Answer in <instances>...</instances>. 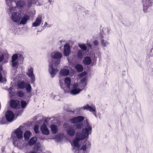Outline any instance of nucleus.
I'll list each match as a JSON object with an SVG mask.
<instances>
[{
	"label": "nucleus",
	"mask_w": 153,
	"mask_h": 153,
	"mask_svg": "<svg viewBox=\"0 0 153 153\" xmlns=\"http://www.w3.org/2000/svg\"><path fill=\"white\" fill-rule=\"evenodd\" d=\"M29 19L30 17L29 16L27 15H25L20 22V24L23 25L25 24Z\"/></svg>",
	"instance_id": "19"
},
{
	"label": "nucleus",
	"mask_w": 153,
	"mask_h": 153,
	"mask_svg": "<svg viewBox=\"0 0 153 153\" xmlns=\"http://www.w3.org/2000/svg\"><path fill=\"white\" fill-rule=\"evenodd\" d=\"M41 130L42 132L46 135H48L49 134V132L47 127L45 124H43L41 127Z\"/></svg>",
	"instance_id": "18"
},
{
	"label": "nucleus",
	"mask_w": 153,
	"mask_h": 153,
	"mask_svg": "<svg viewBox=\"0 0 153 153\" xmlns=\"http://www.w3.org/2000/svg\"><path fill=\"white\" fill-rule=\"evenodd\" d=\"M65 82L66 84V87H64L62 84V80H59V84L61 88L64 90L65 92L68 91L70 90V86L71 82V80L69 77L66 78L64 81Z\"/></svg>",
	"instance_id": "8"
},
{
	"label": "nucleus",
	"mask_w": 153,
	"mask_h": 153,
	"mask_svg": "<svg viewBox=\"0 0 153 153\" xmlns=\"http://www.w3.org/2000/svg\"><path fill=\"white\" fill-rule=\"evenodd\" d=\"M2 71V68L0 66V82L1 83L5 82L6 81V79L5 78H3L1 74V72Z\"/></svg>",
	"instance_id": "28"
},
{
	"label": "nucleus",
	"mask_w": 153,
	"mask_h": 153,
	"mask_svg": "<svg viewBox=\"0 0 153 153\" xmlns=\"http://www.w3.org/2000/svg\"><path fill=\"white\" fill-rule=\"evenodd\" d=\"M39 126L38 125H36L34 126V130L35 133L37 134L39 132Z\"/></svg>",
	"instance_id": "39"
},
{
	"label": "nucleus",
	"mask_w": 153,
	"mask_h": 153,
	"mask_svg": "<svg viewBox=\"0 0 153 153\" xmlns=\"http://www.w3.org/2000/svg\"><path fill=\"white\" fill-rule=\"evenodd\" d=\"M84 117L81 116H79L69 120V121L71 123H79L84 120Z\"/></svg>",
	"instance_id": "14"
},
{
	"label": "nucleus",
	"mask_w": 153,
	"mask_h": 153,
	"mask_svg": "<svg viewBox=\"0 0 153 153\" xmlns=\"http://www.w3.org/2000/svg\"><path fill=\"white\" fill-rule=\"evenodd\" d=\"M62 56V54L59 52H54L51 54V57L53 59H58L60 58Z\"/></svg>",
	"instance_id": "17"
},
{
	"label": "nucleus",
	"mask_w": 153,
	"mask_h": 153,
	"mask_svg": "<svg viewBox=\"0 0 153 153\" xmlns=\"http://www.w3.org/2000/svg\"><path fill=\"white\" fill-rule=\"evenodd\" d=\"M74 9L76 11L79 10L81 8L80 6L77 4H76L74 5L73 6Z\"/></svg>",
	"instance_id": "37"
},
{
	"label": "nucleus",
	"mask_w": 153,
	"mask_h": 153,
	"mask_svg": "<svg viewBox=\"0 0 153 153\" xmlns=\"http://www.w3.org/2000/svg\"><path fill=\"white\" fill-rule=\"evenodd\" d=\"M84 128L82 130V133H77L76 137L71 145L73 147V151L74 153H87L88 150L90 148L91 144L89 141L86 140L79 145V142L88 136L91 132L92 128L91 125L86 119Z\"/></svg>",
	"instance_id": "1"
},
{
	"label": "nucleus",
	"mask_w": 153,
	"mask_h": 153,
	"mask_svg": "<svg viewBox=\"0 0 153 153\" xmlns=\"http://www.w3.org/2000/svg\"><path fill=\"white\" fill-rule=\"evenodd\" d=\"M17 94L20 97L22 98L24 95V92L22 91H19L17 92Z\"/></svg>",
	"instance_id": "38"
},
{
	"label": "nucleus",
	"mask_w": 153,
	"mask_h": 153,
	"mask_svg": "<svg viewBox=\"0 0 153 153\" xmlns=\"http://www.w3.org/2000/svg\"><path fill=\"white\" fill-rule=\"evenodd\" d=\"M48 24L46 22H45V24L43 26L44 28H45L46 27L47 25Z\"/></svg>",
	"instance_id": "50"
},
{
	"label": "nucleus",
	"mask_w": 153,
	"mask_h": 153,
	"mask_svg": "<svg viewBox=\"0 0 153 153\" xmlns=\"http://www.w3.org/2000/svg\"><path fill=\"white\" fill-rule=\"evenodd\" d=\"M51 118H47L45 119L44 122L47 123L48 122Z\"/></svg>",
	"instance_id": "45"
},
{
	"label": "nucleus",
	"mask_w": 153,
	"mask_h": 153,
	"mask_svg": "<svg viewBox=\"0 0 153 153\" xmlns=\"http://www.w3.org/2000/svg\"><path fill=\"white\" fill-rule=\"evenodd\" d=\"M10 105L12 108L16 109V110L15 112L16 115L19 116L21 115L23 110L21 108L20 102L18 100H11L10 102Z\"/></svg>",
	"instance_id": "5"
},
{
	"label": "nucleus",
	"mask_w": 153,
	"mask_h": 153,
	"mask_svg": "<svg viewBox=\"0 0 153 153\" xmlns=\"http://www.w3.org/2000/svg\"><path fill=\"white\" fill-rule=\"evenodd\" d=\"M40 146V144L39 143H37L36 144L34 147V151L37 152L39 150Z\"/></svg>",
	"instance_id": "35"
},
{
	"label": "nucleus",
	"mask_w": 153,
	"mask_h": 153,
	"mask_svg": "<svg viewBox=\"0 0 153 153\" xmlns=\"http://www.w3.org/2000/svg\"><path fill=\"white\" fill-rule=\"evenodd\" d=\"M53 99L56 100H60V97L57 95L55 96L54 97Z\"/></svg>",
	"instance_id": "42"
},
{
	"label": "nucleus",
	"mask_w": 153,
	"mask_h": 153,
	"mask_svg": "<svg viewBox=\"0 0 153 153\" xmlns=\"http://www.w3.org/2000/svg\"><path fill=\"white\" fill-rule=\"evenodd\" d=\"M16 6L18 7L23 8L26 6L25 1L23 0H20L17 1L16 3Z\"/></svg>",
	"instance_id": "21"
},
{
	"label": "nucleus",
	"mask_w": 153,
	"mask_h": 153,
	"mask_svg": "<svg viewBox=\"0 0 153 153\" xmlns=\"http://www.w3.org/2000/svg\"><path fill=\"white\" fill-rule=\"evenodd\" d=\"M143 10L146 13L153 4V0H142Z\"/></svg>",
	"instance_id": "6"
},
{
	"label": "nucleus",
	"mask_w": 153,
	"mask_h": 153,
	"mask_svg": "<svg viewBox=\"0 0 153 153\" xmlns=\"http://www.w3.org/2000/svg\"><path fill=\"white\" fill-rule=\"evenodd\" d=\"M62 81V84L63 85V86H64V87H65V88H66V84H65V83H63V81Z\"/></svg>",
	"instance_id": "51"
},
{
	"label": "nucleus",
	"mask_w": 153,
	"mask_h": 153,
	"mask_svg": "<svg viewBox=\"0 0 153 153\" xmlns=\"http://www.w3.org/2000/svg\"><path fill=\"white\" fill-rule=\"evenodd\" d=\"M74 126L75 128V129L76 128L79 130L81 129L83 126V124L81 123H78Z\"/></svg>",
	"instance_id": "32"
},
{
	"label": "nucleus",
	"mask_w": 153,
	"mask_h": 153,
	"mask_svg": "<svg viewBox=\"0 0 153 153\" xmlns=\"http://www.w3.org/2000/svg\"><path fill=\"white\" fill-rule=\"evenodd\" d=\"M88 46L90 47V48H91V45L89 43H87Z\"/></svg>",
	"instance_id": "52"
},
{
	"label": "nucleus",
	"mask_w": 153,
	"mask_h": 153,
	"mask_svg": "<svg viewBox=\"0 0 153 153\" xmlns=\"http://www.w3.org/2000/svg\"><path fill=\"white\" fill-rule=\"evenodd\" d=\"M84 54V52L82 50L78 51L77 53V58L79 59H81L83 58Z\"/></svg>",
	"instance_id": "25"
},
{
	"label": "nucleus",
	"mask_w": 153,
	"mask_h": 153,
	"mask_svg": "<svg viewBox=\"0 0 153 153\" xmlns=\"http://www.w3.org/2000/svg\"><path fill=\"white\" fill-rule=\"evenodd\" d=\"M28 102H27L25 101L24 100H22L21 101V108L22 109V108H24L26 107Z\"/></svg>",
	"instance_id": "33"
},
{
	"label": "nucleus",
	"mask_w": 153,
	"mask_h": 153,
	"mask_svg": "<svg viewBox=\"0 0 153 153\" xmlns=\"http://www.w3.org/2000/svg\"><path fill=\"white\" fill-rule=\"evenodd\" d=\"M79 46L80 47V48H81L84 51H86L87 48L85 45L83 44H82L81 45H79Z\"/></svg>",
	"instance_id": "40"
},
{
	"label": "nucleus",
	"mask_w": 153,
	"mask_h": 153,
	"mask_svg": "<svg viewBox=\"0 0 153 153\" xmlns=\"http://www.w3.org/2000/svg\"><path fill=\"white\" fill-rule=\"evenodd\" d=\"M69 73V71L68 69H62L60 71V75L62 76H67Z\"/></svg>",
	"instance_id": "22"
},
{
	"label": "nucleus",
	"mask_w": 153,
	"mask_h": 153,
	"mask_svg": "<svg viewBox=\"0 0 153 153\" xmlns=\"http://www.w3.org/2000/svg\"><path fill=\"white\" fill-rule=\"evenodd\" d=\"M37 140V138L36 137H32L29 142V145L30 146H33L36 142Z\"/></svg>",
	"instance_id": "27"
},
{
	"label": "nucleus",
	"mask_w": 153,
	"mask_h": 153,
	"mask_svg": "<svg viewBox=\"0 0 153 153\" xmlns=\"http://www.w3.org/2000/svg\"><path fill=\"white\" fill-rule=\"evenodd\" d=\"M7 121L5 117L0 118V124H4L6 123Z\"/></svg>",
	"instance_id": "36"
},
{
	"label": "nucleus",
	"mask_w": 153,
	"mask_h": 153,
	"mask_svg": "<svg viewBox=\"0 0 153 153\" xmlns=\"http://www.w3.org/2000/svg\"><path fill=\"white\" fill-rule=\"evenodd\" d=\"M95 46H97L99 44V42L97 40H95L93 42Z\"/></svg>",
	"instance_id": "43"
},
{
	"label": "nucleus",
	"mask_w": 153,
	"mask_h": 153,
	"mask_svg": "<svg viewBox=\"0 0 153 153\" xmlns=\"http://www.w3.org/2000/svg\"><path fill=\"white\" fill-rule=\"evenodd\" d=\"M51 130L53 134H56L58 131V127L57 126L54 124H52L51 125Z\"/></svg>",
	"instance_id": "26"
},
{
	"label": "nucleus",
	"mask_w": 153,
	"mask_h": 153,
	"mask_svg": "<svg viewBox=\"0 0 153 153\" xmlns=\"http://www.w3.org/2000/svg\"><path fill=\"white\" fill-rule=\"evenodd\" d=\"M4 59V55H2L0 56V62H1Z\"/></svg>",
	"instance_id": "47"
},
{
	"label": "nucleus",
	"mask_w": 153,
	"mask_h": 153,
	"mask_svg": "<svg viewBox=\"0 0 153 153\" xmlns=\"http://www.w3.org/2000/svg\"><path fill=\"white\" fill-rule=\"evenodd\" d=\"M42 22V16L39 15L36 18L35 21L32 24V26L36 27L39 26Z\"/></svg>",
	"instance_id": "15"
},
{
	"label": "nucleus",
	"mask_w": 153,
	"mask_h": 153,
	"mask_svg": "<svg viewBox=\"0 0 153 153\" xmlns=\"http://www.w3.org/2000/svg\"><path fill=\"white\" fill-rule=\"evenodd\" d=\"M51 62L50 61H49V71L51 74V77H54L56 74L58 72L57 70V67L60 61L59 60H56L51 59Z\"/></svg>",
	"instance_id": "4"
},
{
	"label": "nucleus",
	"mask_w": 153,
	"mask_h": 153,
	"mask_svg": "<svg viewBox=\"0 0 153 153\" xmlns=\"http://www.w3.org/2000/svg\"><path fill=\"white\" fill-rule=\"evenodd\" d=\"M7 120L10 122H11L14 120L15 114L14 113L10 110L7 111L5 114Z\"/></svg>",
	"instance_id": "11"
},
{
	"label": "nucleus",
	"mask_w": 153,
	"mask_h": 153,
	"mask_svg": "<svg viewBox=\"0 0 153 153\" xmlns=\"http://www.w3.org/2000/svg\"><path fill=\"white\" fill-rule=\"evenodd\" d=\"M83 62L84 64L88 65L91 63V60L90 57L87 56L84 58Z\"/></svg>",
	"instance_id": "23"
},
{
	"label": "nucleus",
	"mask_w": 153,
	"mask_h": 153,
	"mask_svg": "<svg viewBox=\"0 0 153 153\" xmlns=\"http://www.w3.org/2000/svg\"><path fill=\"white\" fill-rule=\"evenodd\" d=\"M64 127H66V131L67 134L70 136H74L76 133L75 128L74 126H66Z\"/></svg>",
	"instance_id": "9"
},
{
	"label": "nucleus",
	"mask_w": 153,
	"mask_h": 153,
	"mask_svg": "<svg viewBox=\"0 0 153 153\" xmlns=\"http://www.w3.org/2000/svg\"><path fill=\"white\" fill-rule=\"evenodd\" d=\"M14 9V8L13 7L12 12H9L8 9H7V11L9 13H12V15L11 16V20L14 22H18L21 19L22 15L19 12H16L14 11L13 12Z\"/></svg>",
	"instance_id": "7"
},
{
	"label": "nucleus",
	"mask_w": 153,
	"mask_h": 153,
	"mask_svg": "<svg viewBox=\"0 0 153 153\" xmlns=\"http://www.w3.org/2000/svg\"><path fill=\"white\" fill-rule=\"evenodd\" d=\"M33 69L32 68H30L28 69L26 74L30 78L31 83H34L35 80V76L33 74Z\"/></svg>",
	"instance_id": "13"
},
{
	"label": "nucleus",
	"mask_w": 153,
	"mask_h": 153,
	"mask_svg": "<svg viewBox=\"0 0 153 153\" xmlns=\"http://www.w3.org/2000/svg\"><path fill=\"white\" fill-rule=\"evenodd\" d=\"M106 30V33H107V34H108L110 32V29L108 28H107Z\"/></svg>",
	"instance_id": "49"
},
{
	"label": "nucleus",
	"mask_w": 153,
	"mask_h": 153,
	"mask_svg": "<svg viewBox=\"0 0 153 153\" xmlns=\"http://www.w3.org/2000/svg\"><path fill=\"white\" fill-rule=\"evenodd\" d=\"M28 93H30L31 91L32 88L30 85L28 83H27L25 87Z\"/></svg>",
	"instance_id": "31"
},
{
	"label": "nucleus",
	"mask_w": 153,
	"mask_h": 153,
	"mask_svg": "<svg viewBox=\"0 0 153 153\" xmlns=\"http://www.w3.org/2000/svg\"><path fill=\"white\" fill-rule=\"evenodd\" d=\"M13 88L12 87H10L9 88L8 90V91H9V94H11V91L12 90Z\"/></svg>",
	"instance_id": "46"
},
{
	"label": "nucleus",
	"mask_w": 153,
	"mask_h": 153,
	"mask_svg": "<svg viewBox=\"0 0 153 153\" xmlns=\"http://www.w3.org/2000/svg\"><path fill=\"white\" fill-rule=\"evenodd\" d=\"M59 41H60V42L61 43L62 42H65V41H64L63 40H60Z\"/></svg>",
	"instance_id": "54"
},
{
	"label": "nucleus",
	"mask_w": 153,
	"mask_h": 153,
	"mask_svg": "<svg viewBox=\"0 0 153 153\" xmlns=\"http://www.w3.org/2000/svg\"><path fill=\"white\" fill-rule=\"evenodd\" d=\"M7 4V8L8 9L9 12H12V9L13 7L11 4V3L12 2V0H5Z\"/></svg>",
	"instance_id": "20"
},
{
	"label": "nucleus",
	"mask_w": 153,
	"mask_h": 153,
	"mask_svg": "<svg viewBox=\"0 0 153 153\" xmlns=\"http://www.w3.org/2000/svg\"><path fill=\"white\" fill-rule=\"evenodd\" d=\"M15 133L16 136V137H13V136H11L13 138V145L16 146L20 145L21 144H22L24 142L23 140V132L20 127L15 131Z\"/></svg>",
	"instance_id": "3"
},
{
	"label": "nucleus",
	"mask_w": 153,
	"mask_h": 153,
	"mask_svg": "<svg viewBox=\"0 0 153 153\" xmlns=\"http://www.w3.org/2000/svg\"><path fill=\"white\" fill-rule=\"evenodd\" d=\"M18 56L16 54H14L12 57L11 61H18Z\"/></svg>",
	"instance_id": "34"
},
{
	"label": "nucleus",
	"mask_w": 153,
	"mask_h": 153,
	"mask_svg": "<svg viewBox=\"0 0 153 153\" xmlns=\"http://www.w3.org/2000/svg\"><path fill=\"white\" fill-rule=\"evenodd\" d=\"M75 68L76 71L79 72H81L83 70V67L79 64H77L75 66Z\"/></svg>",
	"instance_id": "30"
},
{
	"label": "nucleus",
	"mask_w": 153,
	"mask_h": 153,
	"mask_svg": "<svg viewBox=\"0 0 153 153\" xmlns=\"http://www.w3.org/2000/svg\"><path fill=\"white\" fill-rule=\"evenodd\" d=\"M48 1L50 4H51V0H48Z\"/></svg>",
	"instance_id": "55"
},
{
	"label": "nucleus",
	"mask_w": 153,
	"mask_h": 153,
	"mask_svg": "<svg viewBox=\"0 0 153 153\" xmlns=\"http://www.w3.org/2000/svg\"><path fill=\"white\" fill-rule=\"evenodd\" d=\"M108 37L107 36L106 34L103 32L102 33L101 35V44L103 47H107L109 44V43L107 41L105 40V39H107Z\"/></svg>",
	"instance_id": "12"
},
{
	"label": "nucleus",
	"mask_w": 153,
	"mask_h": 153,
	"mask_svg": "<svg viewBox=\"0 0 153 153\" xmlns=\"http://www.w3.org/2000/svg\"><path fill=\"white\" fill-rule=\"evenodd\" d=\"M87 80V77H84L80 81L79 85L77 83L73 84L72 85V89L70 92V94L73 95H76L79 94L86 86Z\"/></svg>",
	"instance_id": "2"
},
{
	"label": "nucleus",
	"mask_w": 153,
	"mask_h": 153,
	"mask_svg": "<svg viewBox=\"0 0 153 153\" xmlns=\"http://www.w3.org/2000/svg\"><path fill=\"white\" fill-rule=\"evenodd\" d=\"M86 73L85 72H83L80 75V77H82V76H83L85 75H86Z\"/></svg>",
	"instance_id": "48"
},
{
	"label": "nucleus",
	"mask_w": 153,
	"mask_h": 153,
	"mask_svg": "<svg viewBox=\"0 0 153 153\" xmlns=\"http://www.w3.org/2000/svg\"><path fill=\"white\" fill-rule=\"evenodd\" d=\"M32 3L31 2H29L28 3L27 5V8H29L32 5Z\"/></svg>",
	"instance_id": "44"
},
{
	"label": "nucleus",
	"mask_w": 153,
	"mask_h": 153,
	"mask_svg": "<svg viewBox=\"0 0 153 153\" xmlns=\"http://www.w3.org/2000/svg\"><path fill=\"white\" fill-rule=\"evenodd\" d=\"M70 46L68 44H66L64 46V54L66 56H68L70 52Z\"/></svg>",
	"instance_id": "16"
},
{
	"label": "nucleus",
	"mask_w": 153,
	"mask_h": 153,
	"mask_svg": "<svg viewBox=\"0 0 153 153\" xmlns=\"http://www.w3.org/2000/svg\"><path fill=\"white\" fill-rule=\"evenodd\" d=\"M27 83H26L24 81H22L19 83L18 85V88L19 89H23L25 87Z\"/></svg>",
	"instance_id": "29"
},
{
	"label": "nucleus",
	"mask_w": 153,
	"mask_h": 153,
	"mask_svg": "<svg viewBox=\"0 0 153 153\" xmlns=\"http://www.w3.org/2000/svg\"><path fill=\"white\" fill-rule=\"evenodd\" d=\"M67 111L69 112H72V113H74V111H72L71 110H70L68 109L67 110Z\"/></svg>",
	"instance_id": "53"
},
{
	"label": "nucleus",
	"mask_w": 153,
	"mask_h": 153,
	"mask_svg": "<svg viewBox=\"0 0 153 153\" xmlns=\"http://www.w3.org/2000/svg\"><path fill=\"white\" fill-rule=\"evenodd\" d=\"M31 133L29 131H26L24 134V138L26 140H28L30 137L31 136Z\"/></svg>",
	"instance_id": "24"
},
{
	"label": "nucleus",
	"mask_w": 153,
	"mask_h": 153,
	"mask_svg": "<svg viewBox=\"0 0 153 153\" xmlns=\"http://www.w3.org/2000/svg\"><path fill=\"white\" fill-rule=\"evenodd\" d=\"M82 108L84 110H86L89 111L92 113L96 117H97V112L96 111V108L95 106L92 105L90 106L88 104H87L82 107Z\"/></svg>",
	"instance_id": "10"
},
{
	"label": "nucleus",
	"mask_w": 153,
	"mask_h": 153,
	"mask_svg": "<svg viewBox=\"0 0 153 153\" xmlns=\"http://www.w3.org/2000/svg\"><path fill=\"white\" fill-rule=\"evenodd\" d=\"M29 153H36L35 152H29Z\"/></svg>",
	"instance_id": "56"
},
{
	"label": "nucleus",
	"mask_w": 153,
	"mask_h": 153,
	"mask_svg": "<svg viewBox=\"0 0 153 153\" xmlns=\"http://www.w3.org/2000/svg\"><path fill=\"white\" fill-rule=\"evenodd\" d=\"M12 62V66L13 67H15L17 65L19 61H11Z\"/></svg>",
	"instance_id": "41"
},
{
	"label": "nucleus",
	"mask_w": 153,
	"mask_h": 153,
	"mask_svg": "<svg viewBox=\"0 0 153 153\" xmlns=\"http://www.w3.org/2000/svg\"><path fill=\"white\" fill-rule=\"evenodd\" d=\"M51 26V25H50L49 26H48V27H50Z\"/></svg>",
	"instance_id": "57"
}]
</instances>
